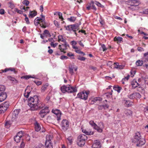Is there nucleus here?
I'll use <instances>...</instances> for the list:
<instances>
[{
  "mask_svg": "<svg viewBox=\"0 0 148 148\" xmlns=\"http://www.w3.org/2000/svg\"><path fill=\"white\" fill-rule=\"evenodd\" d=\"M37 15V12L35 10L30 11L29 14V17L32 18Z\"/></svg>",
  "mask_w": 148,
  "mask_h": 148,
  "instance_id": "nucleus-22",
  "label": "nucleus"
},
{
  "mask_svg": "<svg viewBox=\"0 0 148 148\" xmlns=\"http://www.w3.org/2000/svg\"><path fill=\"white\" fill-rule=\"evenodd\" d=\"M15 11L16 12H17L18 13L20 14H22L23 13L22 11L19 10L18 8H17L15 9Z\"/></svg>",
  "mask_w": 148,
  "mask_h": 148,
  "instance_id": "nucleus-59",
  "label": "nucleus"
},
{
  "mask_svg": "<svg viewBox=\"0 0 148 148\" xmlns=\"http://www.w3.org/2000/svg\"><path fill=\"white\" fill-rule=\"evenodd\" d=\"M60 58L63 60L64 59H67L68 58L66 56L63 55L61 56L60 57Z\"/></svg>",
  "mask_w": 148,
  "mask_h": 148,
  "instance_id": "nucleus-57",
  "label": "nucleus"
},
{
  "mask_svg": "<svg viewBox=\"0 0 148 148\" xmlns=\"http://www.w3.org/2000/svg\"><path fill=\"white\" fill-rule=\"evenodd\" d=\"M125 114L128 117L131 116L132 115V111L129 109H126L124 112Z\"/></svg>",
  "mask_w": 148,
  "mask_h": 148,
  "instance_id": "nucleus-24",
  "label": "nucleus"
},
{
  "mask_svg": "<svg viewBox=\"0 0 148 148\" xmlns=\"http://www.w3.org/2000/svg\"><path fill=\"white\" fill-rule=\"evenodd\" d=\"M31 92H25L24 94V97L26 98H28L29 96V95Z\"/></svg>",
  "mask_w": 148,
  "mask_h": 148,
  "instance_id": "nucleus-54",
  "label": "nucleus"
},
{
  "mask_svg": "<svg viewBox=\"0 0 148 148\" xmlns=\"http://www.w3.org/2000/svg\"><path fill=\"white\" fill-rule=\"evenodd\" d=\"M138 32L140 34H143L145 35L146 36H147L148 35L147 34H146L145 33V32L143 31H140V30L139 29L138 30Z\"/></svg>",
  "mask_w": 148,
  "mask_h": 148,
  "instance_id": "nucleus-63",
  "label": "nucleus"
},
{
  "mask_svg": "<svg viewBox=\"0 0 148 148\" xmlns=\"http://www.w3.org/2000/svg\"><path fill=\"white\" fill-rule=\"evenodd\" d=\"M22 3L23 4L27 6H28L29 3V1L27 0H24Z\"/></svg>",
  "mask_w": 148,
  "mask_h": 148,
  "instance_id": "nucleus-47",
  "label": "nucleus"
},
{
  "mask_svg": "<svg viewBox=\"0 0 148 148\" xmlns=\"http://www.w3.org/2000/svg\"><path fill=\"white\" fill-rule=\"evenodd\" d=\"M78 25L77 24L69 25L67 26H65L64 27L66 29L70 32H76L78 30Z\"/></svg>",
  "mask_w": 148,
  "mask_h": 148,
  "instance_id": "nucleus-6",
  "label": "nucleus"
},
{
  "mask_svg": "<svg viewBox=\"0 0 148 148\" xmlns=\"http://www.w3.org/2000/svg\"><path fill=\"white\" fill-rule=\"evenodd\" d=\"M89 68L90 70H92L94 71H95L96 70H97V68L95 66H90L89 67Z\"/></svg>",
  "mask_w": 148,
  "mask_h": 148,
  "instance_id": "nucleus-56",
  "label": "nucleus"
},
{
  "mask_svg": "<svg viewBox=\"0 0 148 148\" xmlns=\"http://www.w3.org/2000/svg\"><path fill=\"white\" fill-rule=\"evenodd\" d=\"M58 41L59 42H63L66 41L65 39H64L63 36L61 35H59L58 36Z\"/></svg>",
  "mask_w": 148,
  "mask_h": 148,
  "instance_id": "nucleus-35",
  "label": "nucleus"
},
{
  "mask_svg": "<svg viewBox=\"0 0 148 148\" xmlns=\"http://www.w3.org/2000/svg\"><path fill=\"white\" fill-rule=\"evenodd\" d=\"M125 105L128 107H130L132 105L133 102L130 100H124Z\"/></svg>",
  "mask_w": 148,
  "mask_h": 148,
  "instance_id": "nucleus-31",
  "label": "nucleus"
},
{
  "mask_svg": "<svg viewBox=\"0 0 148 148\" xmlns=\"http://www.w3.org/2000/svg\"><path fill=\"white\" fill-rule=\"evenodd\" d=\"M123 38L120 36H116L114 38V41L117 42L118 43H120L121 42H123Z\"/></svg>",
  "mask_w": 148,
  "mask_h": 148,
  "instance_id": "nucleus-25",
  "label": "nucleus"
},
{
  "mask_svg": "<svg viewBox=\"0 0 148 148\" xmlns=\"http://www.w3.org/2000/svg\"><path fill=\"white\" fill-rule=\"evenodd\" d=\"M34 82L38 86H39L42 84V82L37 80L34 81Z\"/></svg>",
  "mask_w": 148,
  "mask_h": 148,
  "instance_id": "nucleus-51",
  "label": "nucleus"
},
{
  "mask_svg": "<svg viewBox=\"0 0 148 148\" xmlns=\"http://www.w3.org/2000/svg\"><path fill=\"white\" fill-rule=\"evenodd\" d=\"M58 15L59 16V18L60 19L61 21H62L64 20V19L62 17V13L59 12Z\"/></svg>",
  "mask_w": 148,
  "mask_h": 148,
  "instance_id": "nucleus-55",
  "label": "nucleus"
},
{
  "mask_svg": "<svg viewBox=\"0 0 148 148\" xmlns=\"http://www.w3.org/2000/svg\"><path fill=\"white\" fill-rule=\"evenodd\" d=\"M23 133V132L22 131H21L18 132L16 135L21 138L22 137Z\"/></svg>",
  "mask_w": 148,
  "mask_h": 148,
  "instance_id": "nucleus-48",
  "label": "nucleus"
},
{
  "mask_svg": "<svg viewBox=\"0 0 148 148\" xmlns=\"http://www.w3.org/2000/svg\"><path fill=\"white\" fill-rule=\"evenodd\" d=\"M38 18V17H37L35 19V22L37 21L39 23L40 22H41L42 23L40 24V26L43 28H45L47 27V24L44 21V19L41 18Z\"/></svg>",
  "mask_w": 148,
  "mask_h": 148,
  "instance_id": "nucleus-13",
  "label": "nucleus"
},
{
  "mask_svg": "<svg viewBox=\"0 0 148 148\" xmlns=\"http://www.w3.org/2000/svg\"><path fill=\"white\" fill-rule=\"evenodd\" d=\"M5 89V87L3 85H0V93L5 92L4 91Z\"/></svg>",
  "mask_w": 148,
  "mask_h": 148,
  "instance_id": "nucleus-38",
  "label": "nucleus"
},
{
  "mask_svg": "<svg viewBox=\"0 0 148 148\" xmlns=\"http://www.w3.org/2000/svg\"><path fill=\"white\" fill-rule=\"evenodd\" d=\"M60 89L63 93H65L66 92L72 93L76 92L77 91L76 87H72L70 85H64L60 87Z\"/></svg>",
  "mask_w": 148,
  "mask_h": 148,
  "instance_id": "nucleus-3",
  "label": "nucleus"
},
{
  "mask_svg": "<svg viewBox=\"0 0 148 148\" xmlns=\"http://www.w3.org/2000/svg\"><path fill=\"white\" fill-rule=\"evenodd\" d=\"M69 122L67 120L63 119L60 124L62 130L64 132L66 131L69 128Z\"/></svg>",
  "mask_w": 148,
  "mask_h": 148,
  "instance_id": "nucleus-5",
  "label": "nucleus"
},
{
  "mask_svg": "<svg viewBox=\"0 0 148 148\" xmlns=\"http://www.w3.org/2000/svg\"><path fill=\"white\" fill-rule=\"evenodd\" d=\"M49 110L48 107L46 106L44 107V108L40 110L39 115L42 118H44L46 114L49 112Z\"/></svg>",
  "mask_w": 148,
  "mask_h": 148,
  "instance_id": "nucleus-11",
  "label": "nucleus"
},
{
  "mask_svg": "<svg viewBox=\"0 0 148 148\" xmlns=\"http://www.w3.org/2000/svg\"><path fill=\"white\" fill-rule=\"evenodd\" d=\"M67 20L71 22H73L76 20V18L74 16H71L70 18H68Z\"/></svg>",
  "mask_w": 148,
  "mask_h": 148,
  "instance_id": "nucleus-40",
  "label": "nucleus"
},
{
  "mask_svg": "<svg viewBox=\"0 0 148 148\" xmlns=\"http://www.w3.org/2000/svg\"><path fill=\"white\" fill-rule=\"evenodd\" d=\"M9 106L8 102H5L0 105V114L3 113L7 110Z\"/></svg>",
  "mask_w": 148,
  "mask_h": 148,
  "instance_id": "nucleus-9",
  "label": "nucleus"
},
{
  "mask_svg": "<svg viewBox=\"0 0 148 148\" xmlns=\"http://www.w3.org/2000/svg\"><path fill=\"white\" fill-rule=\"evenodd\" d=\"M67 47H69V45L67 43L66 41L63 42V44L62 45H60L58 47V48L61 51H63L64 53H65L64 52V51L67 49Z\"/></svg>",
  "mask_w": 148,
  "mask_h": 148,
  "instance_id": "nucleus-14",
  "label": "nucleus"
},
{
  "mask_svg": "<svg viewBox=\"0 0 148 148\" xmlns=\"http://www.w3.org/2000/svg\"><path fill=\"white\" fill-rule=\"evenodd\" d=\"M113 89L117 91L118 93H119L122 89V88L118 86H113Z\"/></svg>",
  "mask_w": 148,
  "mask_h": 148,
  "instance_id": "nucleus-32",
  "label": "nucleus"
},
{
  "mask_svg": "<svg viewBox=\"0 0 148 148\" xmlns=\"http://www.w3.org/2000/svg\"><path fill=\"white\" fill-rule=\"evenodd\" d=\"M82 132L87 135H91L94 134V132H92L90 129L85 130L82 128Z\"/></svg>",
  "mask_w": 148,
  "mask_h": 148,
  "instance_id": "nucleus-17",
  "label": "nucleus"
},
{
  "mask_svg": "<svg viewBox=\"0 0 148 148\" xmlns=\"http://www.w3.org/2000/svg\"><path fill=\"white\" fill-rule=\"evenodd\" d=\"M78 60L82 61H84L85 60L86 58L83 57H80V56L77 58Z\"/></svg>",
  "mask_w": 148,
  "mask_h": 148,
  "instance_id": "nucleus-53",
  "label": "nucleus"
},
{
  "mask_svg": "<svg viewBox=\"0 0 148 148\" xmlns=\"http://www.w3.org/2000/svg\"><path fill=\"white\" fill-rule=\"evenodd\" d=\"M88 138L87 136L84 134H81L78 137L77 144L80 147H82L85 145L86 140Z\"/></svg>",
  "mask_w": 148,
  "mask_h": 148,
  "instance_id": "nucleus-4",
  "label": "nucleus"
},
{
  "mask_svg": "<svg viewBox=\"0 0 148 148\" xmlns=\"http://www.w3.org/2000/svg\"><path fill=\"white\" fill-rule=\"evenodd\" d=\"M19 111L18 110H15L12 113V116L14 118H15L18 114Z\"/></svg>",
  "mask_w": 148,
  "mask_h": 148,
  "instance_id": "nucleus-36",
  "label": "nucleus"
},
{
  "mask_svg": "<svg viewBox=\"0 0 148 148\" xmlns=\"http://www.w3.org/2000/svg\"><path fill=\"white\" fill-rule=\"evenodd\" d=\"M27 102L31 110L41 109L45 106V104L40 101L39 97L37 95L30 97L27 99Z\"/></svg>",
  "mask_w": 148,
  "mask_h": 148,
  "instance_id": "nucleus-1",
  "label": "nucleus"
},
{
  "mask_svg": "<svg viewBox=\"0 0 148 148\" xmlns=\"http://www.w3.org/2000/svg\"><path fill=\"white\" fill-rule=\"evenodd\" d=\"M52 112L55 114V117L56 118L57 121H59L61 120V117L62 114L60 111L58 109H53L52 110Z\"/></svg>",
  "mask_w": 148,
  "mask_h": 148,
  "instance_id": "nucleus-10",
  "label": "nucleus"
},
{
  "mask_svg": "<svg viewBox=\"0 0 148 148\" xmlns=\"http://www.w3.org/2000/svg\"><path fill=\"white\" fill-rule=\"evenodd\" d=\"M95 4L98 6L101 7V8H104V6L101 4L100 3L97 1H95Z\"/></svg>",
  "mask_w": 148,
  "mask_h": 148,
  "instance_id": "nucleus-46",
  "label": "nucleus"
},
{
  "mask_svg": "<svg viewBox=\"0 0 148 148\" xmlns=\"http://www.w3.org/2000/svg\"><path fill=\"white\" fill-rule=\"evenodd\" d=\"M112 90H111V92H109L105 93L106 96L108 98H111L112 97Z\"/></svg>",
  "mask_w": 148,
  "mask_h": 148,
  "instance_id": "nucleus-39",
  "label": "nucleus"
},
{
  "mask_svg": "<svg viewBox=\"0 0 148 148\" xmlns=\"http://www.w3.org/2000/svg\"><path fill=\"white\" fill-rule=\"evenodd\" d=\"M63 52V51H61V50H58L55 51L54 52L53 56H56L58 58L59 56L61 55L62 54V52Z\"/></svg>",
  "mask_w": 148,
  "mask_h": 148,
  "instance_id": "nucleus-27",
  "label": "nucleus"
},
{
  "mask_svg": "<svg viewBox=\"0 0 148 148\" xmlns=\"http://www.w3.org/2000/svg\"><path fill=\"white\" fill-rule=\"evenodd\" d=\"M8 78L9 80L12 81L14 84H16L18 83V81L15 78L12 77L11 76H8Z\"/></svg>",
  "mask_w": 148,
  "mask_h": 148,
  "instance_id": "nucleus-29",
  "label": "nucleus"
},
{
  "mask_svg": "<svg viewBox=\"0 0 148 148\" xmlns=\"http://www.w3.org/2000/svg\"><path fill=\"white\" fill-rule=\"evenodd\" d=\"M8 71H13L14 73H16V71L14 68H5L4 70H1L0 71V73H3L6 72Z\"/></svg>",
  "mask_w": 148,
  "mask_h": 148,
  "instance_id": "nucleus-18",
  "label": "nucleus"
},
{
  "mask_svg": "<svg viewBox=\"0 0 148 148\" xmlns=\"http://www.w3.org/2000/svg\"><path fill=\"white\" fill-rule=\"evenodd\" d=\"M95 1H94L92 0L89 3V5H87L86 7V9L88 10L92 9L93 10V12H95L97 10V9L95 6Z\"/></svg>",
  "mask_w": 148,
  "mask_h": 148,
  "instance_id": "nucleus-12",
  "label": "nucleus"
},
{
  "mask_svg": "<svg viewBox=\"0 0 148 148\" xmlns=\"http://www.w3.org/2000/svg\"><path fill=\"white\" fill-rule=\"evenodd\" d=\"M53 138L52 136L49 135H47L46 137V141H47V140L49 142L51 141V140Z\"/></svg>",
  "mask_w": 148,
  "mask_h": 148,
  "instance_id": "nucleus-37",
  "label": "nucleus"
},
{
  "mask_svg": "<svg viewBox=\"0 0 148 148\" xmlns=\"http://www.w3.org/2000/svg\"><path fill=\"white\" fill-rule=\"evenodd\" d=\"M131 85L133 88H135L139 86V84L137 82L136 79H134L132 81Z\"/></svg>",
  "mask_w": 148,
  "mask_h": 148,
  "instance_id": "nucleus-21",
  "label": "nucleus"
},
{
  "mask_svg": "<svg viewBox=\"0 0 148 148\" xmlns=\"http://www.w3.org/2000/svg\"><path fill=\"white\" fill-rule=\"evenodd\" d=\"M102 99L100 97H96L94 98L93 100H92V101L94 102H96L97 101H102Z\"/></svg>",
  "mask_w": 148,
  "mask_h": 148,
  "instance_id": "nucleus-41",
  "label": "nucleus"
},
{
  "mask_svg": "<svg viewBox=\"0 0 148 148\" xmlns=\"http://www.w3.org/2000/svg\"><path fill=\"white\" fill-rule=\"evenodd\" d=\"M89 123L94 128H96L97 127V125L93 121L91 120L89 122Z\"/></svg>",
  "mask_w": 148,
  "mask_h": 148,
  "instance_id": "nucleus-34",
  "label": "nucleus"
},
{
  "mask_svg": "<svg viewBox=\"0 0 148 148\" xmlns=\"http://www.w3.org/2000/svg\"><path fill=\"white\" fill-rule=\"evenodd\" d=\"M34 125L35 130L36 132H38L41 129L40 125L37 121L35 123Z\"/></svg>",
  "mask_w": 148,
  "mask_h": 148,
  "instance_id": "nucleus-26",
  "label": "nucleus"
},
{
  "mask_svg": "<svg viewBox=\"0 0 148 148\" xmlns=\"http://www.w3.org/2000/svg\"><path fill=\"white\" fill-rule=\"evenodd\" d=\"M45 145L46 147L47 148H53V143L52 141L49 142L48 140L45 142Z\"/></svg>",
  "mask_w": 148,
  "mask_h": 148,
  "instance_id": "nucleus-23",
  "label": "nucleus"
},
{
  "mask_svg": "<svg viewBox=\"0 0 148 148\" xmlns=\"http://www.w3.org/2000/svg\"><path fill=\"white\" fill-rule=\"evenodd\" d=\"M144 112L145 114L146 113H148V106L145 107L144 108Z\"/></svg>",
  "mask_w": 148,
  "mask_h": 148,
  "instance_id": "nucleus-64",
  "label": "nucleus"
},
{
  "mask_svg": "<svg viewBox=\"0 0 148 148\" xmlns=\"http://www.w3.org/2000/svg\"><path fill=\"white\" fill-rule=\"evenodd\" d=\"M10 122V121H7L5 122V125L6 128H8L10 127L11 124Z\"/></svg>",
  "mask_w": 148,
  "mask_h": 148,
  "instance_id": "nucleus-44",
  "label": "nucleus"
},
{
  "mask_svg": "<svg viewBox=\"0 0 148 148\" xmlns=\"http://www.w3.org/2000/svg\"><path fill=\"white\" fill-rule=\"evenodd\" d=\"M21 138L16 135L15 136L14 138V141L17 143H18L20 142L21 140Z\"/></svg>",
  "mask_w": 148,
  "mask_h": 148,
  "instance_id": "nucleus-43",
  "label": "nucleus"
},
{
  "mask_svg": "<svg viewBox=\"0 0 148 148\" xmlns=\"http://www.w3.org/2000/svg\"><path fill=\"white\" fill-rule=\"evenodd\" d=\"M143 61L138 60H137L136 62V65L137 66H141L143 64Z\"/></svg>",
  "mask_w": 148,
  "mask_h": 148,
  "instance_id": "nucleus-42",
  "label": "nucleus"
},
{
  "mask_svg": "<svg viewBox=\"0 0 148 148\" xmlns=\"http://www.w3.org/2000/svg\"><path fill=\"white\" fill-rule=\"evenodd\" d=\"M49 84H46L43 85L41 88V91L42 92H44L46 90L48 87Z\"/></svg>",
  "mask_w": 148,
  "mask_h": 148,
  "instance_id": "nucleus-28",
  "label": "nucleus"
},
{
  "mask_svg": "<svg viewBox=\"0 0 148 148\" xmlns=\"http://www.w3.org/2000/svg\"><path fill=\"white\" fill-rule=\"evenodd\" d=\"M124 66L123 65H119L115 67V68L119 69H122L123 68Z\"/></svg>",
  "mask_w": 148,
  "mask_h": 148,
  "instance_id": "nucleus-62",
  "label": "nucleus"
},
{
  "mask_svg": "<svg viewBox=\"0 0 148 148\" xmlns=\"http://www.w3.org/2000/svg\"><path fill=\"white\" fill-rule=\"evenodd\" d=\"M31 78H35V77L34 75L33 76H32L31 75H26L23 76L21 77V79H28Z\"/></svg>",
  "mask_w": 148,
  "mask_h": 148,
  "instance_id": "nucleus-33",
  "label": "nucleus"
},
{
  "mask_svg": "<svg viewBox=\"0 0 148 148\" xmlns=\"http://www.w3.org/2000/svg\"><path fill=\"white\" fill-rule=\"evenodd\" d=\"M34 148H46V147L43 145L42 144H40Z\"/></svg>",
  "mask_w": 148,
  "mask_h": 148,
  "instance_id": "nucleus-49",
  "label": "nucleus"
},
{
  "mask_svg": "<svg viewBox=\"0 0 148 148\" xmlns=\"http://www.w3.org/2000/svg\"><path fill=\"white\" fill-rule=\"evenodd\" d=\"M127 96L130 99H140L141 98V96L139 93L134 92L128 95Z\"/></svg>",
  "mask_w": 148,
  "mask_h": 148,
  "instance_id": "nucleus-8",
  "label": "nucleus"
},
{
  "mask_svg": "<svg viewBox=\"0 0 148 148\" xmlns=\"http://www.w3.org/2000/svg\"><path fill=\"white\" fill-rule=\"evenodd\" d=\"M74 69V65L69 66V71L70 74L71 75H73L74 73L73 70Z\"/></svg>",
  "mask_w": 148,
  "mask_h": 148,
  "instance_id": "nucleus-30",
  "label": "nucleus"
},
{
  "mask_svg": "<svg viewBox=\"0 0 148 148\" xmlns=\"http://www.w3.org/2000/svg\"><path fill=\"white\" fill-rule=\"evenodd\" d=\"M67 141L69 142V143L70 144H71L73 142L72 138L71 137H69L67 138Z\"/></svg>",
  "mask_w": 148,
  "mask_h": 148,
  "instance_id": "nucleus-52",
  "label": "nucleus"
},
{
  "mask_svg": "<svg viewBox=\"0 0 148 148\" xmlns=\"http://www.w3.org/2000/svg\"><path fill=\"white\" fill-rule=\"evenodd\" d=\"M25 146V143L23 141L22 142L19 147L18 148H24Z\"/></svg>",
  "mask_w": 148,
  "mask_h": 148,
  "instance_id": "nucleus-58",
  "label": "nucleus"
},
{
  "mask_svg": "<svg viewBox=\"0 0 148 148\" xmlns=\"http://www.w3.org/2000/svg\"><path fill=\"white\" fill-rule=\"evenodd\" d=\"M101 147V143L97 140L95 141L92 144V148H100Z\"/></svg>",
  "mask_w": 148,
  "mask_h": 148,
  "instance_id": "nucleus-19",
  "label": "nucleus"
},
{
  "mask_svg": "<svg viewBox=\"0 0 148 148\" xmlns=\"http://www.w3.org/2000/svg\"><path fill=\"white\" fill-rule=\"evenodd\" d=\"M132 142L136 143V146L140 147L145 143L146 141L143 134L139 132H137L134 136Z\"/></svg>",
  "mask_w": 148,
  "mask_h": 148,
  "instance_id": "nucleus-2",
  "label": "nucleus"
},
{
  "mask_svg": "<svg viewBox=\"0 0 148 148\" xmlns=\"http://www.w3.org/2000/svg\"><path fill=\"white\" fill-rule=\"evenodd\" d=\"M67 56L69 57H70L72 59H74L75 57H74V54L72 53L69 52L68 53H67Z\"/></svg>",
  "mask_w": 148,
  "mask_h": 148,
  "instance_id": "nucleus-45",
  "label": "nucleus"
},
{
  "mask_svg": "<svg viewBox=\"0 0 148 148\" xmlns=\"http://www.w3.org/2000/svg\"><path fill=\"white\" fill-rule=\"evenodd\" d=\"M25 20L26 21V23L27 24H30V22L29 21L28 18L27 17H25Z\"/></svg>",
  "mask_w": 148,
  "mask_h": 148,
  "instance_id": "nucleus-61",
  "label": "nucleus"
},
{
  "mask_svg": "<svg viewBox=\"0 0 148 148\" xmlns=\"http://www.w3.org/2000/svg\"><path fill=\"white\" fill-rule=\"evenodd\" d=\"M127 3L128 5L131 6H136L138 5L139 4V2L136 0H129L127 1Z\"/></svg>",
  "mask_w": 148,
  "mask_h": 148,
  "instance_id": "nucleus-15",
  "label": "nucleus"
},
{
  "mask_svg": "<svg viewBox=\"0 0 148 148\" xmlns=\"http://www.w3.org/2000/svg\"><path fill=\"white\" fill-rule=\"evenodd\" d=\"M101 46L103 51H105L107 50V48L104 44H101Z\"/></svg>",
  "mask_w": 148,
  "mask_h": 148,
  "instance_id": "nucleus-50",
  "label": "nucleus"
},
{
  "mask_svg": "<svg viewBox=\"0 0 148 148\" xmlns=\"http://www.w3.org/2000/svg\"><path fill=\"white\" fill-rule=\"evenodd\" d=\"M99 126L97 125V127L96 128H94V129L96 130L98 132L101 133L103 131L102 129L103 128L104 125L103 122H100L99 124Z\"/></svg>",
  "mask_w": 148,
  "mask_h": 148,
  "instance_id": "nucleus-16",
  "label": "nucleus"
},
{
  "mask_svg": "<svg viewBox=\"0 0 148 148\" xmlns=\"http://www.w3.org/2000/svg\"><path fill=\"white\" fill-rule=\"evenodd\" d=\"M89 92L86 91H83L82 92L79 93L77 95V98H78L80 99L86 100L88 97V95Z\"/></svg>",
  "mask_w": 148,
  "mask_h": 148,
  "instance_id": "nucleus-7",
  "label": "nucleus"
},
{
  "mask_svg": "<svg viewBox=\"0 0 148 148\" xmlns=\"http://www.w3.org/2000/svg\"><path fill=\"white\" fill-rule=\"evenodd\" d=\"M7 95L5 92L0 93V102H2L4 101L7 97Z\"/></svg>",
  "mask_w": 148,
  "mask_h": 148,
  "instance_id": "nucleus-20",
  "label": "nucleus"
},
{
  "mask_svg": "<svg viewBox=\"0 0 148 148\" xmlns=\"http://www.w3.org/2000/svg\"><path fill=\"white\" fill-rule=\"evenodd\" d=\"M107 64L108 66L111 67L112 65V62L111 61H109L107 63Z\"/></svg>",
  "mask_w": 148,
  "mask_h": 148,
  "instance_id": "nucleus-60",
  "label": "nucleus"
}]
</instances>
